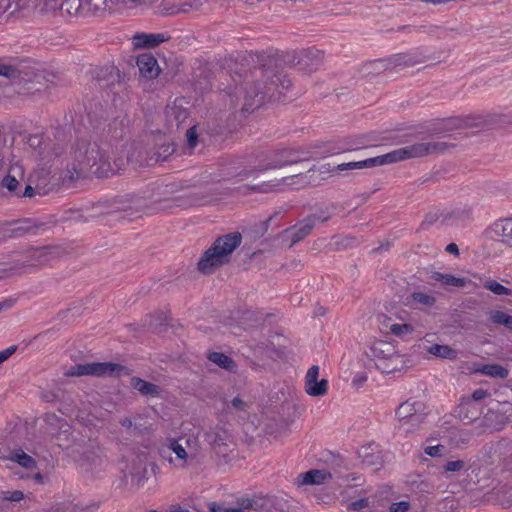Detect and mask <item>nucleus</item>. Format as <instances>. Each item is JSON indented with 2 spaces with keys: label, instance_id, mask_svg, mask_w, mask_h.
<instances>
[{
  "label": "nucleus",
  "instance_id": "f257e3e1",
  "mask_svg": "<svg viewBox=\"0 0 512 512\" xmlns=\"http://www.w3.org/2000/svg\"><path fill=\"white\" fill-rule=\"evenodd\" d=\"M74 170L77 173L91 172L97 177H108L115 173L109 156L98 145L91 143L90 138L80 137L72 146Z\"/></svg>",
  "mask_w": 512,
  "mask_h": 512
},
{
  "label": "nucleus",
  "instance_id": "f03ea898",
  "mask_svg": "<svg viewBox=\"0 0 512 512\" xmlns=\"http://www.w3.org/2000/svg\"><path fill=\"white\" fill-rule=\"evenodd\" d=\"M265 80L247 83L245 86V102L242 110L253 112L260 108L266 100H280L283 91L288 90L292 82L280 72L265 74Z\"/></svg>",
  "mask_w": 512,
  "mask_h": 512
},
{
  "label": "nucleus",
  "instance_id": "7ed1b4c3",
  "mask_svg": "<svg viewBox=\"0 0 512 512\" xmlns=\"http://www.w3.org/2000/svg\"><path fill=\"white\" fill-rule=\"evenodd\" d=\"M32 62L28 58H23L13 59L10 63H0V76L20 85L26 93L41 92L46 88L45 76L43 71L30 65Z\"/></svg>",
  "mask_w": 512,
  "mask_h": 512
},
{
  "label": "nucleus",
  "instance_id": "20e7f679",
  "mask_svg": "<svg viewBox=\"0 0 512 512\" xmlns=\"http://www.w3.org/2000/svg\"><path fill=\"white\" fill-rule=\"evenodd\" d=\"M241 242L242 235L238 231L219 236L202 254L197 263V269L201 273L209 275L215 268L228 264L231 254L240 246Z\"/></svg>",
  "mask_w": 512,
  "mask_h": 512
},
{
  "label": "nucleus",
  "instance_id": "39448f33",
  "mask_svg": "<svg viewBox=\"0 0 512 512\" xmlns=\"http://www.w3.org/2000/svg\"><path fill=\"white\" fill-rule=\"evenodd\" d=\"M448 148L446 142L415 143L395 149L389 153L360 161L361 169L392 164L411 158L443 153Z\"/></svg>",
  "mask_w": 512,
  "mask_h": 512
},
{
  "label": "nucleus",
  "instance_id": "423d86ee",
  "mask_svg": "<svg viewBox=\"0 0 512 512\" xmlns=\"http://www.w3.org/2000/svg\"><path fill=\"white\" fill-rule=\"evenodd\" d=\"M308 154V152L293 148L276 150L267 157L268 162L266 164H259L256 168H244L237 174V177L242 181L249 178L256 170L266 171L306 161L309 159Z\"/></svg>",
  "mask_w": 512,
  "mask_h": 512
},
{
  "label": "nucleus",
  "instance_id": "0eeeda50",
  "mask_svg": "<svg viewBox=\"0 0 512 512\" xmlns=\"http://www.w3.org/2000/svg\"><path fill=\"white\" fill-rule=\"evenodd\" d=\"M204 441L217 456L223 458H226L234 449L230 433L219 424L204 433Z\"/></svg>",
  "mask_w": 512,
  "mask_h": 512
},
{
  "label": "nucleus",
  "instance_id": "6e6552de",
  "mask_svg": "<svg viewBox=\"0 0 512 512\" xmlns=\"http://www.w3.org/2000/svg\"><path fill=\"white\" fill-rule=\"evenodd\" d=\"M322 60L323 52L312 47L304 49L298 54L294 53L286 62L298 67L300 71L310 74L319 68Z\"/></svg>",
  "mask_w": 512,
  "mask_h": 512
},
{
  "label": "nucleus",
  "instance_id": "1a4fd4ad",
  "mask_svg": "<svg viewBox=\"0 0 512 512\" xmlns=\"http://www.w3.org/2000/svg\"><path fill=\"white\" fill-rule=\"evenodd\" d=\"M506 405L507 403L502 404L498 401H492L487 411L483 412L479 426L491 431L501 430L508 422L507 410H503Z\"/></svg>",
  "mask_w": 512,
  "mask_h": 512
},
{
  "label": "nucleus",
  "instance_id": "9d476101",
  "mask_svg": "<svg viewBox=\"0 0 512 512\" xmlns=\"http://www.w3.org/2000/svg\"><path fill=\"white\" fill-rule=\"evenodd\" d=\"M426 406L422 401L409 399L401 403L396 410V415L400 420H407L412 424L421 423L426 416Z\"/></svg>",
  "mask_w": 512,
  "mask_h": 512
},
{
  "label": "nucleus",
  "instance_id": "9b49d317",
  "mask_svg": "<svg viewBox=\"0 0 512 512\" xmlns=\"http://www.w3.org/2000/svg\"><path fill=\"white\" fill-rule=\"evenodd\" d=\"M483 414L482 404L469 401L463 397L461 402L455 408V416L462 421L464 424H471L481 422V416Z\"/></svg>",
  "mask_w": 512,
  "mask_h": 512
},
{
  "label": "nucleus",
  "instance_id": "f8f14e48",
  "mask_svg": "<svg viewBox=\"0 0 512 512\" xmlns=\"http://www.w3.org/2000/svg\"><path fill=\"white\" fill-rule=\"evenodd\" d=\"M486 235L492 240L512 247V218H503L495 221L487 228Z\"/></svg>",
  "mask_w": 512,
  "mask_h": 512
},
{
  "label": "nucleus",
  "instance_id": "ddd939ff",
  "mask_svg": "<svg viewBox=\"0 0 512 512\" xmlns=\"http://www.w3.org/2000/svg\"><path fill=\"white\" fill-rule=\"evenodd\" d=\"M313 228V218L306 217L302 221L285 229L283 231V234L285 237L291 239L290 247H292L298 242L302 241L304 238H306L311 233Z\"/></svg>",
  "mask_w": 512,
  "mask_h": 512
},
{
  "label": "nucleus",
  "instance_id": "4468645a",
  "mask_svg": "<svg viewBox=\"0 0 512 512\" xmlns=\"http://www.w3.org/2000/svg\"><path fill=\"white\" fill-rule=\"evenodd\" d=\"M136 64L140 74L145 78H155L160 73L157 59L151 53H144L137 57Z\"/></svg>",
  "mask_w": 512,
  "mask_h": 512
},
{
  "label": "nucleus",
  "instance_id": "2eb2a0df",
  "mask_svg": "<svg viewBox=\"0 0 512 512\" xmlns=\"http://www.w3.org/2000/svg\"><path fill=\"white\" fill-rule=\"evenodd\" d=\"M170 36L163 33H137L133 37L135 48H155L161 43L168 41Z\"/></svg>",
  "mask_w": 512,
  "mask_h": 512
},
{
  "label": "nucleus",
  "instance_id": "dca6fc26",
  "mask_svg": "<svg viewBox=\"0 0 512 512\" xmlns=\"http://www.w3.org/2000/svg\"><path fill=\"white\" fill-rule=\"evenodd\" d=\"M23 169L18 164L11 165L7 171V174L0 181V187L7 189V191L16 196L19 191V180L17 177H23Z\"/></svg>",
  "mask_w": 512,
  "mask_h": 512
},
{
  "label": "nucleus",
  "instance_id": "f3484780",
  "mask_svg": "<svg viewBox=\"0 0 512 512\" xmlns=\"http://www.w3.org/2000/svg\"><path fill=\"white\" fill-rule=\"evenodd\" d=\"M130 386L138 391L142 396L157 398L161 396L162 389L160 386L146 381L138 376H133L130 380Z\"/></svg>",
  "mask_w": 512,
  "mask_h": 512
},
{
  "label": "nucleus",
  "instance_id": "a211bd4d",
  "mask_svg": "<svg viewBox=\"0 0 512 512\" xmlns=\"http://www.w3.org/2000/svg\"><path fill=\"white\" fill-rule=\"evenodd\" d=\"M98 377H121L123 375H129L130 369L119 363L113 362H97Z\"/></svg>",
  "mask_w": 512,
  "mask_h": 512
},
{
  "label": "nucleus",
  "instance_id": "6ab92c4d",
  "mask_svg": "<svg viewBox=\"0 0 512 512\" xmlns=\"http://www.w3.org/2000/svg\"><path fill=\"white\" fill-rule=\"evenodd\" d=\"M397 353L395 346L386 341H376L371 347L368 356L373 357L376 362L385 360Z\"/></svg>",
  "mask_w": 512,
  "mask_h": 512
},
{
  "label": "nucleus",
  "instance_id": "aec40b11",
  "mask_svg": "<svg viewBox=\"0 0 512 512\" xmlns=\"http://www.w3.org/2000/svg\"><path fill=\"white\" fill-rule=\"evenodd\" d=\"M387 62H389V68L391 71L398 67L404 68L414 66L415 64L420 63L421 60L414 53H399L387 58Z\"/></svg>",
  "mask_w": 512,
  "mask_h": 512
},
{
  "label": "nucleus",
  "instance_id": "412c9836",
  "mask_svg": "<svg viewBox=\"0 0 512 512\" xmlns=\"http://www.w3.org/2000/svg\"><path fill=\"white\" fill-rule=\"evenodd\" d=\"M298 478L302 485H319L331 478V473L326 470L311 469L305 473H301Z\"/></svg>",
  "mask_w": 512,
  "mask_h": 512
},
{
  "label": "nucleus",
  "instance_id": "4be33fe9",
  "mask_svg": "<svg viewBox=\"0 0 512 512\" xmlns=\"http://www.w3.org/2000/svg\"><path fill=\"white\" fill-rule=\"evenodd\" d=\"M375 366L382 373H393L396 371H400L403 368V360L402 355L398 352L393 356L386 358L385 360H380L379 362H375Z\"/></svg>",
  "mask_w": 512,
  "mask_h": 512
},
{
  "label": "nucleus",
  "instance_id": "5701e85b",
  "mask_svg": "<svg viewBox=\"0 0 512 512\" xmlns=\"http://www.w3.org/2000/svg\"><path fill=\"white\" fill-rule=\"evenodd\" d=\"M65 376L79 377V376H96L98 377L97 362L76 364L65 372Z\"/></svg>",
  "mask_w": 512,
  "mask_h": 512
},
{
  "label": "nucleus",
  "instance_id": "b1692460",
  "mask_svg": "<svg viewBox=\"0 0 512 512\" xmlns=\"http://www.w3.org/2000/svg\"><path fill=\"white\" fill-rule=\"evenodd\" d=\"M0 225L2 227V235L9 237H21L31 229L27 221H15Z\"/></svg>",
  "mask_w": 512,
  "mask_h": 512
},
{
  "label": "nucleus",
  "instance_id": "393cba45",
  "mask_svg": "<svg viewBox=\"0 0 512 512\" xmlns=\"http://www.w3.org/2000/svg\"><path fill=\"white\" fill-rule=\"evenodd\" d=\"M237 505L245 511L261 512L266 507V501L262 496L240 497L236 500Z\"/></svg>",
  "mask_w": 512,
  "mask_h": 512
},
{
  "label": "nucleus",
  "instance_id": "a878e982",
  "mask_svg": "<svg viewBox=\"0 0 512 512\" xmlns=\"http://www.w3.org/2000/svg\"><path fill=\"white\" fill-rule=\"evenodd\" d=\"M159 453L162 458H166V454L170 455L174 453L177 459L183 461H185L188 456L185 448L179 443L177 439H169L168 444L162 447L159 450Z\"/></svg>",
  "mask_w": 512,
  "mask_h": 512
},
{
  "label": "nucleus",
  "instance_id": "bb28decb",
  "mask_svg": "<svg viewBox=\"0 0 512 512\" xmlns=\"http://www.w3.org/2000/svg\"><path fill=\"white\" fill-rule=\"evenodd\" d=\"M432 280L440 282L444 286L463 287L465 285V279L456 277L451 274H445L437 271H433L430 275Z\"/></svg>",
  "mask_w": 512,
  "mask_h": 512
},
{
  "label": "nucleus",
  "instance_id": "cd10ccee",
  "mask_svg": "<svg viewBox=\"0 0 512 512\" xmlns=\"http://www.w3.org/2000/svg\"><path fill=\"white\" fill-rule=\"evenodd\" d=\"M487 314L491 323L512 331V315L501 310H490Z\"/></svg>",
  "mask_w": 512,
  "mask_h": 512
},
{
  "label": "nucleus",
  "instance_id": "c85d7f7f",
  "mask_svg": "<svg viewBox=\"0 0 512 512\" xmlns=\"http://www.w3.org/2000/svg\"><path fill=\"white\" fill-rule=\"evenodd\" d=\"M207 358L220 368L228 371H232L236 366L234 360L222 352H210Z\"/></svg>",
  "mask_w": 512,
  "mask_h": 512
},
{
  "label": "nucleus",
  "instance_id": "c756f323",
  "mask_svg": "<svg viewBox=\"0 0 512 512\" xmlns=\"http://www.w3.org/2000/svg\"><path fill=\"white\" fill-rule=\"evenodd\" d=\"M454 216L455 212L444 213L441 212L440 210L431 211L427 213V215L425 216V219L422 222V226L432 225L434 223H437L438 221H440L442 225L448 224L452 217Z\"/></svg>",
  "mask_w": 512,
  "mask_h": 512
},
{
  "label": "nucleus",
  "instance_id": "7c9ffc66",
  "mask_svg": "<svg viewBox=\"0 0 512 512\" xmlns=\"http://www.w3.org/2000/svg\"><path fill=\"white\" fill-rule=\"evenodd\" d=\"M328 381L326 379L305 382V391L313 397L323 396L327 393Z\"/></svg>",
  "mask_w": 512,
  "mask_h": 512
},
{
  "label": "nucleus",
  "instance_id": "2f4dec72",
  "mask_svg": "<svg viewBox=\"0 0 512 512\" xmlns=\"http://www.w3.org/2000/svg\"><path fill=\"white\" fill-rule=\"evenodd\" d=\"M479 372L500 379H505L509 375V370L506 367L496 363L482 365Z\"/></svg>",
  "mask_w": 512,
  "mask_h": 512
},
{
  "label": "nucleus",
  "instance_id": "473e14b6",
  "mask_svg": "<svg viewBox=\"0 0 512 512\" xmlns=\"http://www.w3.org/2000/svg\"><path fill=\"white\" fill-rule=\"evenodd\" d=\"M10 459L26 469H33L37 467L35 459L22 450L13 451Z\"/></svg>",
  "mask_w": 512,
  "mask_h": 512
},
{
  "label": "nucleus",
  "instance_id": "72a5a7b5",
  "mask_svg": "<svg viewBox=\"0 0 512 512\" xmlns=\"http://www.w3.org/2000/svg\"><path fill=\"white\" fill-rule=\"evenodd\" d=\"M428 352L443 359L452 360L457 357V352L448 345L433 344L429 347Z\"/></svg>",
  "mask_w": 512,
  "mask_h": 512
},
{
  "label": "nucleus",
  "instance_id": "f704fd0d",
  "mask_svg": "<svg viewBox=\"0 0 512 512\" xmlns=\"http://www.w3.org/2000/svg\"><path fill=\"white\" fill-rule=\"evenodd\" d=\"M363 70L367 74H381L386 71H390L389 62L387 59H377L370 62H367L363 66Z\"/></svg>",
  "mask_w": 512,
  "mask_h": 512
},
{
  "label": "nucleus",
  "instance_id": "c9c22d12",
  "mask_svg": "<svg viewBox=\"0 0 512 512\" xmlns=\"http://www.w3.org/2000/svg\"><path fill=\"white\" fill-rule=\"evenodd\" d=\"M371 447H362L359 451V456L362 458L364 465L373 467L381 465V457L373 452H370Z\"/></svg>",
  "mask_w": 512,
  "mask_h": 512
},
{
  "label": "nucleus",
  "instance_id": "e433bc0d",
  "mask_svg": "<svg viewBox=\"0 0 512 512\" xmlns=\"http://www.w3.org/2000/svg\"><path fill=\"white\" fill-rule=\"evenodd\" d=\"M369 135L361 134L357 135L354 138H346L344 145L340 148L342 151H353L360 148V146H364L367 141Z\"/></svg>",
  "mask_w": 512,
  "mask_h": 512
},
{
  "label": "nucleus",
  "instance_id": "4c0bfd02",
  "mask_svg": "<svg viewBox=\"0 0 512 512\" xmlns=\"http://www.w3.org/2000/svg\"><path fill=\"white\" fill-rule=\"evenodd\" d=\"M130 476L133 485L142 486L147 480V467L145 465L134 466L130 471Z\"/></svg>",
  "mask_w": 512,
  "mask_h": 512
},
{
  "label": "nucleus",
  "instance_id": "58836bf2",
  "mask_svg": "<svg viewBox=\"0 0 512 512\" xmlns=\"http://www.w3.org/2000/svg\"><path fill=\"white\" fill-rule=\"evenodd\" d=\"M63 0H39L37 8L41 13L62 11Z\"/></svg>",
  "mask_w": 512,
  "mask_h": 512
},
{
  "label": "nucleus",
  "instance_id": "ea45409f",
  "mask_svg": "<svg viewBox=\"0 0 512 512\" xmlns=\"http://www.w3.org/2000/svg\"><path fill=\"white\" fill-rule=\"evenodd\" d=\"M483 287L496 295H512L511 289L500 284L496 280H487L484 282Z\"/></svg>",
  "mask_w": 512,
  "mask_h": 512
},
{
  "label": "nucleus",
  "instance_id": "a19ab883",
  "mask_svg": "<svg viewBox=\"0 0 512 512\" xmlns=\"http://www.w3.org/2000/svg\"><path fill=\"white\" fill-rule=\"evenodd\" d=\"M175 151V148L172 144L164 143L161 144L155 151V160L157 162L159 161H166L170 155H172Z\"/></svg>",
  "mask_w": 512,
  "mask_h": 512
},
{
  "label": "nucleus",
  "instance_id": "79ce46f5",
  "mask_svg": "<svg viewBox=\"0 0 512 512\" xmlns=\"http://www.w3.org/2000/svg\"><path fill=\"white\" fill-rule=\"evenodd\" d=\"M27 144L35 151L38 152L39 155L44 154L43 144L44 137L43 134H32L27 139Z\"/></svg>",
  "mask_w": 512,
  "mask_h": 512
},
{
  "label": "nucleus",
  "instance_id": "37998d69",
  "mask_svg": "<svg viewBox=\"0 0 512 512\" xmlns=\"http://www.w3.org/2000/svg\"><path fill=\"white\" fill-rule=\"evenodd\" d=\"M411 300L424 306H433L436 303V298L422 292H414L411 294Z\"/></svg>",
  "mask_w": 512,
  "mask_h": 512
},
{
  "label": "nucleus",
  "instance_id": "c03bdc74",
  "mask_svg": "<svg viewBox=\"0 0 512 512\" xmlns=\"http://www.w3.org/2000/svg\"><path fill=\"white\" fill-rule=\"evenodd\" d=\"M413 331V327L410 324H392L390 326V332L398 337L405 334H410Z\"/></svg>",
  "mask_w": 512,
  "mask_h": 512
},
{
  "label": "nucleus",
  "instance_id": "a18cd8bd",
  "mask_svg": "<svg viewBox=\"0 0 512 512\" xmlns=\"http://www.w3.org/2000/svg\"><path fill=\"white\" fill-rule=\"evenodd\" d=\"M466 466V463L465 461L463 460H452V461H447L444 465H443V470L444 472H460L461 470H463Z\"/></svg>",
  "mask_w": 512,
  "mask_h": 512
},
{
  "label": "nucleus",
  "instance_id": "49530a36",
  "mask_svg": "<svg viewBox=\"0 0 512 512\" xmlns=\"http://www.w3.org/2000/svg\"><path fill=\"white\" fill-rule=\"evenodd\" d=\"M80 8V0H63L62 11L65 10L69 15L77 14Z\"/></svg>",
  "mask_w": 512,
  "mask_h": 512
},
{
  "label": "nucleus",
  "instance_id": "de8ad7c7",
  "mask_svg": "<svg viewBox=\"0 0 512 512\" xmlns=\"http://www.w3.org/2000/svg\"><path fill=\"white\" fill-rule=\"evenodd\" d=\"M1 497L4 501L19 502L24 499V493L21 490L1 491Z\"/></svg>",
  "mask_w": 512,
  "mask_h": 512
},
{
  "label": "nucleus",
  "instance_id": "09e8293b",
  "mask_svg": "<svg viewBox=\"0 0 512 512\" xmlns=\"http://www.w3.org/2000/svg\"><path fill=\"white\" fill-rule=\"evenodd\" d=\"M70 436H71V434L69 433V431L62 430V427L60 426V431L56 435V440L58 441V443H57L58 446L63 449L69 448L70 447V440H69Z\"/></svg>",
  "mask_w": 512,
  "mask_h": 512
},
{
  "label": "nucleus",
  "instance_id": "8fccbe9b",
  "mask_svg": "<svg viewBox=\"0 0 512 512\" xmlns=\"http://www.w3.org/2000/svg\"><path fill=\"white\" fill-rule=\"evenodd\" d=\"M332 215L333 213L330 211L329 208H327L326 210H321L319 212L311 214L308 217L313 218V226L315 227L316 222H326L332 217Z\"/></svg>",
  "mask_w": 512,
  "mask_h": 512
},
{
  "label": "nucleus",
  "instance_id": "3c124183",
  "mask_svg": "<svg viewBox=\"0 0 512 512\" xmlns=\"http://www.w3.org/2000/svg\"><path fill=\"white\" fill-rule=\"evenodd\" d=\"M198 137L196 126H192L186 131L187 145L189 148L193 149L197 146Z\"/></svg>",
  "mask_w": 512,
  "mask_h": 512
},
{
  "label": "nucleus",
  "instance_id": "603ef678",
  "mask_svg": "<svg viewBox=\"0 0 512 512\" xmlns=\"http://www.w3.org/2000/svg\"><path fill=\"white\" fill-rule=\"evenodd\" d=\"M410 506V502L406 500L394 502L389 506L388 512H407Z\"/></svg>",
  "mask_w": 512,
  "mask_h": 512
},
{
  "label": "nucleus",
  "instance_id": "864d4df0",
  "mask_svg": "<svg viewBox=\"0 0 512 512\" xmlns=\"http://www.w3.org/2000/svg\"><path fill=\"white\" fill-rule=\"evenodd\" d=\"M115 71V67L111 66V67H106V68H102L100 69L99 71L96 72L95 74V79L98 81V82H101L103 80H106L107 76H110L113 78V80L111 81V83H113L114 81V75H113V72Z\"/></svg>",
  "mask_w": 512,
  "mask_h": 512
},
{
  "label": "nucleus",
  "instance_id": "5fc2aeb1",
  "mask_svg": "<svg viewBox=\"0 0 512 512\" xmlns=\"http://www.w3.org/2000/svg\"><path fill=\"white\" fill-rule=\"evenodd\" d=\"M40 399L46 403H53L59 400V394L52 390H42L40 392Z\"/></svg>",
  "mask_w": 512,
  "mask_h": 512
},
{
  "label": "nucleus",
  "instance_id": "6e6d98bb",
  "mask_svg": "<svg viewBox=\"0 0 512 512\" xmlns=\"http://www.w3.org/2000/svg\"><path fill=\"white\" fill-rule=\"evenodd\" d=\"M489 395L488 391L482 388L476 389L470 397H466L469 401L481 404V401Z\"/></svg>",
  "mask_w": 512,
  "mask_h": 512
},
{
  "label": "nucleus",
  "instance_id": "4d7b16f0",
  "mask_svg": "<svg viewBox=\"0 0 512 512\" xmlns=\"http://www.w3.org/2000/svg\"><path fill=\"white\" fill-rule=\"evenodd\" d=\"M89 9L94 12L105 11L107 7V0H89Z\"/></svg>",
  "mask_w": 512,
  "mask_h": 512
},
{
  "label": "nucleus",
  "instance_id": "13d9d810",
  "mask_svg": "<svg viewBox=\"0 0 512 512\" xmlns=\"http://www.w3.org/2000/svg\"><path fill=\"white\" fill-rule=\"evenodd\" d=\"M352 169H361L360 161L339 164L337 166H334L331 171H345Z\"/></svg>",
  "mask_w": 512,
  "mask_h": 512
},
{
  "label": "nucleus",
  "instance_id": "bf43d9fd",
  "mask_svg": "<svg viewBox=\"0 0 512 512\" xmlns=\"http://www.w3.org/2000/svg\"><path fill=\"white\" fill-rule=\"evenodd\" d=\"M18 349L17 345H11L0 351V365L8 360Z\"/></svg>",
  "mask_w": 512,
  "mask_h": 512
},
{
  "label": "nucleus",
  "instance_id": "052dcab7",
  "mask_svg": "<svg viewBox=\"0 0 512 512\" xmlns=\"http://www.w3.org/2000/svg\"><path fill=\"white\" fill-rule=\"evenodd\" d=\"M369 506V501L367 498H361L355 500L349 504V509L354 511H360Z\"/></svg>",
  "mask_w": 512,
  "mask_h": 512
},
{
  "label": "nucleus",
  "instance_id": "680f3d73",
  "mask_svg": "<svg viewBox=\"0 0 512 512\" xmlns=\"http://www.w3.org/2000/svg\"><path fill=\"white\" fill-rule=\"evenodd\" d=\"M445 447L443 445L427 446L424 450L425 454L431 457H437L442 455Z\"/></svg>",
  "mask_w": 512,
  "mask_h": 512
},
{
  "label": "nucleus",
  "instance_id": "e2e57ef3",
  "mask_svg": "<svg viewBox=\"0 0 512 512\" xmlns=\"http://www.w3.org/2000/svg\"><path fill=\"white\" fill-rule=\"evenodd\" d=\"M319 377V366L318 365H312L305 376V382H312L314 380H317Z\"/></svg>",
  "mask_w": 512,
  "mask_h": 512
},
{
  "label": "nucleus",
  "instance_id": "0e129e2a",
  "mask_svg": "<svg viewBox=\"0 0 512 512\" xmlns=\"http://www.w3.org/2000/svg\"><path fill=\"white\" fill-rule=\"evenodd\" d=\"M36 194H40V192L36 191L31 185H26L24 191L22 192L20 189L18 193L16 194V197L23 198V197H33Z\"/></svg>",
  "mask_w": 512,
  "mask_h": 512
},
{
  "label": "nucleus",
  "instance_id": "69168bd1",
  "mask_svg": "<svg viewBox=\"0 0 512 512\" xmlns=\"http://www.w3.org/2000/svg\"><path fill=\"white\" fill-rule=\"evenodd\" d=\"M44 421L46 424L50 425V426H54L56 425L57 423H60L62 421H64L62 418L58 417L55 413L53 412H47L45 413L44 415Z\"/></svg>",
  "mask_w": 512,
  "mask_h": 512
},
{
  "label": "nucleus",
  "instance_id": "338daca9",
  "mask_svg": "<svg viewBox=\"0 0 512 512\" xmlns=\"http://www.w3.org/2000/svg\"><path fill=\"white\" fill-rule=\"evenodd\" d=\"M171 115H174L177 124H179L182 120H185L187 118L188 111L186 109L173 108Z\"/></svg>",
  "mask_w": 512,
  "mask_h": 512
},
{
  "label": "nucleus",
  "instance_id": "774afa93",
  "mask_svg": "<svg viewBox=\"0 0 512 512\" xmlns=\"http://www.w3.org/2000/svg\"><path fill=\"white\" fill-rule=\"evenodd\" d=\"M210 512H228V508L224 507L223 504L218 502H211L208 505Z\"/></svg>",
  "mask_w": 512,
  "mask_h": 512
}]
</instances>
